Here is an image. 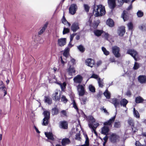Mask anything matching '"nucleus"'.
Segmentation results:
<instances>
[{
  "label": "nucleus",
  "instance_id": "nucleus-1",
  "mask_svg": "<svg viewBox=\"0 0 146 146\" xmlns=\"http://www.w3.org/2000/svg\"><path fill=\"white\" fill-rule=\"evenodd\" d=\"M88 119L89 127L90 129L92 132L94 133L96 135H97V133L96 131V129L99 125V123L98 122H96L95 119L92 116H89Z\"/></svg>",
  "mask_w": 146,
  "mask_h": 146
},
{
  "label": "nucleus",
  "instance_id": "nucleus-2",
  "mask_svg": "<svg viewBox=\"0 0 146 146\" xmlns=\"http://www.w3.org/2000/svg\"><path fill=\"white\" fill-rule=\"evenodd\" d=\"M93 13L96 17L102 16L104 15L106 13L104 7L102 5L94 6L93 8Z\"/></svg>",
  "mask_w": 146,
  "mask_h": 146
},
{
  "label": "nucleus",
  "instance_id": "nucleus-3",
  "mask_svg": "<svg viewBox=\"0 0 146 146\" xmlns=\"http://www.w3.org/2000/svg\"><path fill=\"white\" fill-rule=\"evenodd\" d=\"M44 116V118L43 119L42 125L44 126H47L48 125L50 118V112L48 111H44L43 113Z\"/></svg>",
  "mask_w": 146,
  "mask_h": 146
},
{
  "label": "nucleus",
  "instance_id": "nucleus-4",
  "mask_svg": "<svg viewBox=\"0 0 146 146\" xmlns=\"http://www.w3.org/2000/svg\"><path fill=\"white\" fill-rule=\"evenodd\" d=\"M77 9L78 7L76 4L75 3L72 4L69 8V13L72 15H74L75 14Z\"/></svg>",
  "mask_w": 146,
  "mask_h": 146
},
{
  "label": "nucleus",
  "instance_id": "nucleus-5",
  "mask_svg": "<svg viewBox=\"0 0 146 146\" xmlns=\"http://www.w3.org/2000/svg\"><path fill=\"white\" fill-rule=\"evenodd\" d=\"M127 54L131 56L135 61H137V58L138 56V53L136 51L133 49H130L127 50Z\"/></svg>",
  "mask_w": 146,
  "mask_h": 146
},
{
  "label": "nucleus",
  "instance_id": "nucleus-6",
  "mask_svg": "<svg viewBox=\"0 0 146 146\" xmlns=\"http://www.w3.org/2000/svg\"><path fill=\"white\" fill-rule=\"evenodd\" d=\"M119 136L115 133H112L110 135L109 139L112 143H115L119 141Z\"/></svg>",
  "mask_w": 146,
  "mask_h": 146
},
{
  "label": "nucleus",
  "instance_id": "nucleus-7",
  "mask_svg": "<svg viewBox=\"0 0 146 146\" xmlns=\"http://www.w3.org/2000/svg\"><path fill=\"white\" fill-rule=\"evenodd\" d=\"M85 63L86 65L91 68L93 67L95 64L94 60L91 58L87 59L85 60Z\"/></svg>",
  "mask_w": 146,
  "mask_h": 146
},
{
  "label": "nucleus",
  "instance_id": "nucleus-8",
  "mask_svg": "<svg viewBox=\"0 0 146 146\" xmlns=\"http://www.w3.org/2000/svg\"><path fill=\"white\" fill-rule=\"evenodd\" d=\"M119 48L116 46H114L112 48V52L116 57H119L120 56L119 53Z\"/></svg>",
  "mask_w": 146,
  "mask_h": 146
},
{
  "label": "nucleus",
  "instance_id": "nucleus-9",
  "mask_svg": "<svg viewBox=\"0 0 146 146\" xmlns=\"http://www.w3.org/2000/svg\"><path fill=\"white\" fill-rule=\"evenodd\" d=\"M77 89L79 95L80 96H83L85 93L84 86L82 85L79 84L77 86Z\"/></svg>",
  "mask_w": 146,
  "mask_h": 146
},
{
  "label": "nucleus",
  "instance_id": "nucleus-10",
  "mask_svg": "<svg viewBox=\"0 0 146 146\" xmlns=\"http://www.w3.org/2000/svg\"><path fill=\"white\" fill-rule=\"evenodd\" d=\"M115 117L116 115L111 117L109 120L104 122V125L107 126V125H108L110 127H111L112 126V123L115 121Z\"/></svg>",
  "mask_w": 146,
  "mask_h": 146
},
{
  "label": "nucleus",
  "instance_id": "nucleus-11",
  "mask_svg": "<svg viewBox=\"0 0 146 146\" xmlns=\"http://www.w3.org/2000/svg\"><path fill=\"white\" fill-rule=\"evenodd\" d=\"M109 101L113 104L116 109L117 107H119V100L116 98H113L110 100Z\"/></svg>",
  "mask_w": 146,
  "mask_h": 146
},
{
  "label": "nucleus",
  "instance_id": "nucleus-12",
  "mask_svg": "<svg viewBox=\"0 0 146 146\" xmlns=\"http://www.w3.org/2000/svg\"><path fill=\"white\" fill-rule=\"evenodd\" d=\"M79 29V24L77 22L74 23L71 27V30L74 32H76Z\"/></svg>",
  "mask_w": 146,
  "mask_h": 146
},
{
  "label": "nucleus",
  "instance_id": "nucleus-13",
  "mask_svg": "<svg viewBox=\"0 0 146 146\" xmlns=\"http://www.w3.org/2000/svg\"><path fill=\"white\" fill-rule=\"evenodd\" d=\"M83 78L80 75H78L75 77L73 79L74 82L77 83H81L82 81Z\"/></svg>",
  "mask_w": 146,
  "mask_h": 146
},
{
  "label": "nucleus",
  "instance_id": "nucleus-14",
  "mask_svg": "<svg viewBox=\"0 0 146 146\" xmlns=\"http://www.w3.org/2000/svg\"><path fill=\"white\" fill-rule=\"evenodd\" d=\"M125 32V27L124 26H122L119 28L117 32L119 35L122 36L124 35Z\"/></svg>",
  "mask_w": 146,
  "mask_h": 146
},
{
  "label": "nucleus",
  "instance_id": "nucleus-15",
  "mask_svg": "<svg viewBox=\"0 0 146 146\" xmlns=\"http://www.w3.org/2000/svg\"><path fill=\"white\" fill-rule=\"evenodd\" d=\"M109 130V127L105 125L102 128L101 133L102 134L107 135L108 134Z\"/></svg>",
  "mask_w": 146,
  "mask_h": 146
},
{
  "label": "nucleus",
  "instance_id": "nucleus-16",
  "mask_svg": "<svg viewBox=\"0 0 146 146\" xmlns=\"http://www.w3.org/2000/svg\"><path fill=\"white\" fill-rule=\"evenodd\" d=\"M66 38H61L58 40V45L60 46H63L66 44Z\"/></svg>",
  "mask_w": 146,
  "mask_h": 146
},
{
  "label": "nucleus",
  "instance_id": "nucleus-17",
  "mask_svg": "<svg viewBox=\"0 0 146 146\" xmlns=\"http://www.w3.org/2000/svg\"><path fill=\"white\" fill-rule=\"evenodd\" d=\"M108 3L110 8L111 9H113L115 6V0H108Z\"/></svg>",
  "mask_w": 146,
  "mask_h": 146
},
{
  "label": "nucleus",
  "instance_id": "nucleus-18",
  "mask_svg": "<svg viewBox=\"0 0 146 146\" xmlns=\"http://www.w3.org/2000/svg\"><path fill=\"white\" fill-rule=\"evenodd\" d=\"M44 102L48 105H51L52 103V100L49 96H45L44 100Z\"/></svg>",
  "mask_w": 146,
  "mask_h": 146
},
{
  "label": "nucleus",
  "instance_id": "nucleus-19",
  "mask_svg": "<svg viewBox=\"0 0 146 146\" xmlns=\"http://www.w3.org/2000/svg\"><path fill=\"white\" fill-rule=\"evenodd\" d=\"M60 94L58 95V92H55L54 93L52 94V98L53 100L55 101H59L60 99Z\"/></svg>",
  "mask_w": 146,
  "mask_h": 146
},
{
  "label": "nucleus",
  "instance_id": "nucleus-20",
  "mask_svg": "<svg viewBox=\"0 0 146 146\" xmlns=\"http://www.w3.org/2000/svg\"><path fill=\"white\" fill-rule=\"evenodd\" d=\"M69 50L70 48L68 46H67L65 48L64 52L63 53V55L66 58L65 59L66 60V59L69 56Z\"/></svg>",
  "mask_w": 146,
  "mask_h": 146
},
{
  "label": "nucleus",
  "instance_id": "nucleus-21",
  "mask_svg": "<svg viewBox=\"0 0 146 146\" xmlns=\"http://www.w3.org/2000/svg\"><path fill=\"white\" fill-rule=\"evenodd\" d=\"M138 80L141 83H145L146 82V77L144 75H140L138 77Z\"/></svg>",
  "mask_w": 146,
  "mask_h": 146
},
{
  "label": "nucleus",
  "instance_id": "nucleus-22",
  "mask_svg": "<svg viewBox=\"0 0 146 146\" xmlns=\"http://www.w3.org/2000/svg\"><path fill=\"white\" fill-rule=\"evenodd\" d=\"M68 125L67 122L65 121L60 122V127L63 129H67L68 128Z\"/></svg>",
  "mask_w": 146,
  "mask_h": 146
},
{
  "label": "nucleus",
  "instance_id": "nucleus-23",
  "mask_svg": "<svg viewBox=\"0 0 146 146\" xmlns=\"http://www.w3.org/2000/svg\"><path fill=\"white\" fill-rule=\"evenodd\" d=\"M68 72L69 75L72 76L76 72L75 68L73 67L70 66L68 69Z\"/></svg>",
  "mask_w": 146,
  "mask_h": 146
},
{
  "label": "nucleus",
  "instance_id": "nucleus-24",
  "mask_svg": "<svg viewBox=\"0 0 146 146\" xmlns=\"http://www.w3.org/2000/svg\"><path fill=\"white\" fill-rule=\"evenodd\" d=\"M126 11H124L122 14L121 17L124 21H127L129 19V16Z\"/></svg>",
  "mask_w": 146,
  "mask_h": 146
},
{
  "label": "nucleus",
  "instance_id": "nucleus-25",
  "mask_svg": "<svg viewBox=\"0 0 146 146\" xmlns=\"http://www.w3.org/2000/svg\"><path fill=\"white\" fill-rule=\"evenodd\" d=\"M128 101L125 99L123 98L120 101V104L121 106L126 107V105L128 103Z\"/></svg>",
  "mask_w": 146,
  "mask_h": 146
},
{
  "label": "nucleus",
  "instance_id": "nucleus-26",
  "mask_svg": "<svg viewBox=\"0 0 146 146\" xmlns=\"http://www.w3.org/2000/svg\"><path fill=\"white\" fill-rule=\"evenodd\" d=\"M70 142V140L68 138L63 139L61 141L62 145L63 146H65L68 144Z\"/></svg>",
  "mask_w": 146,
  "mask_h": 146
},
{
  "label": "nucleus",
  "instance_id": "nucleus-27",
  "mask_svg": "<svg viewBox=\"0 0 146 146\" xmlns=\"http://www.w3.org/2000/svg\"><path fill=\"white\" fill-rule=\"evenodd\" d=\"M45 134L46 136L49 139L53 140L54 139V138L53 137V135L51 132H45Z\"/></svg>",
  "mask_w": 146,
  "mask_h": 146
},
{
  "label": "nucleus",
  "instance_id": "nucleus-28",
  "mask_svg": "<svg viewBox=\"0 0 146 146\" xmlns=\"http://www.w3.org/2000/svg\"><path fill=\"white\" fill-rule=\"evenodd\" d=\"M103 32V31L102 30H96L94 31V35L97 36H100Z\"/></svg>",
  "mask_w": 146,
  "mask_h": 146
},
{
  "label": "nucleus",
  "instance_id": "nucleus-29",
  "mask_svg": "<svg viewBox=\"0 0 146 146\" xmlns=\"http://www.w3.org/2000/svg\"><path fill=\"white\" fill-rule=\"evenodd\" d=\"M48 26V23H46L43 26L42 29L40 31L38 32V35H41L45 31L46 29Z\"/></svg>",
  "mask_w": 146,
  "mask_h": 146
},
{
  "label": "nucleus",
  "instance_id": "nucleus-30",
  "mask_svg": "<svg viewBox=\"0 0 146 146\" xmlns=\"http://www.w3.org/2000/svg\"><path fill=\"white\" fill-rule=\"evenodd\" d=\"M144 100L141 96H139L135 98V102L137 104L142 103Z\"/></svg>",
  "mask_w": 146,
  "mask_h": 146
},
{
  "label": "nucleus",
  "instance_id": "nucleus-31",
  "mask_svg": "<svg viewBox=\"0 0 146 146\" xmlns=\"http://www.w3.org/2000/svg\"><path fill=\"white\" fill-rule=\"evenodd\" d=\"M104 94L107 99H109L110 98L111 94L110 93L107 89L104 93Z\"/></svg>",
  "mask_w": 146,
  "mask_h": 146
},
{
  "label": "nucleus",
  "instance_id": "nucleus-32",
  "mask_svg": "<svg viewBox=\"0 0 146 146\" xmlns=\"http://www.w3.org/2000/svg\"><path fill=\"white\" fill-rule=\"evenodd\" d=\"M58 84L60 86L62 91H64L66 88V84L65 82L63 83H58Z\"/></svg>",
  "mask_w": 146,
  "mask_h": 146
},
{
  "label": "nucleus",
  "instance_id": "nucleus-33",
  "mask_svg": "<svg viewBox=\"0 0 146 146\" xmlns=\"http://www.w3.org/2000/svg\"><path fill=\"white\" fill-rule=\"evenodd\" d=\"M106 23L109 26L112 27L114 25L113 20L111 19H109L107 21Z\"/></svg>",
  "mask_w": 146,
  "mask_h": 146
},
{
  "label": "nucleus",
  "instance_id": "nucleus-34",
  "mask_svg": "<svg viewBox=\"0 0 146 146\" xmlns=\"http://www.w3.org/2000/svg\"><path fill=\"white\" fill-rule=\"evenodd\" d=\"M52 112L53 115H57L58 113V110L56 107H54L52 108Z\"/></svg>",
  "mask_w": 146,
  "mask_h": 146
},
{
  "label": "nucleus",
  "instance_id": "nucleus-35",
  "mask_svg": "<svg viewBox=\"0 0 146 146\" xmlns=\"http://www.w3.org/2000/svg\"><path fill=\"white\" fill-rule=\"evenodd\" d=\"M121 126V122L119 121H115L114 124V127L115 128H120Z\"/></svg>",
  "mask_w": 146,
  "mask_h": 146
},
{
  "label": "nucleus",
  "instance_id": "nucleus-36",
  "mask_svg": "<svg viewBox=\"0 0 146 146\" xmlns=\"http://www.w3.org/2000/svg\"><path fill=\"white\" fill-rule=\"evenodd\" d=\"M85 137L86 138L85 144L80 146H88L89 145V139L87 135H85Z\"/></svg>",
  "mask_w": 146,
  "mask_h": 146
},
{
  "label": "nucleus",
  "instance_id": "nucleus-37",
  "mask_svg": "<svg viewBox=\"0 0 146 146\" xmlns=\"http://www.w3.org/2000/svg\"><path fill=\"white\" fill-rule=\"evenodd\" d=\"M133 113L134 116L136 118H139L140 117V115L137 111L136 110L135 108H133Z\"/></svg>",
  "mask_w": 146,
  "mask_h": 146
},
{
  "label": "nucleus",
  "instance_id": "nucleus-38",
  "mask_svg": "<svg viewBox=\"0 0 146 146\" xmlns=\"http://www.w3.org/2000/svg\"><path fill=\"white\" fill-rule=\"evenodd\" d=\"M77 48L79 51L82 53L85 50V48L81 44L77 46Z\"/></svg>",
  "mask_w": 146,
  "mask_h": 146
},
{
  "label": "nucleus",
  "instance_id": "nucleus-39",
  "mask_svg": "<svg viewBox=\"0 0 146 146\" xmlns=\"http://www.w3.org/2000/svg\"><path fill=\"white\" fill-rule=\"evenodd\" d=\"M128 124L131 126V127H134V122L133 120L131 118H129L127 121Z\"/></svg>",
  "mask_w": 146,
  "mask_h": 146
},
{
  "label": "nucleus",
  "instance_id": "nucleus-40",
  "mask_svg": "<svg viewBox=\"0 0 146 146\" xmlns=\"http://www.w3.org/2000/svg\"><path fill=\"white\" fill-rule=\"evenodd\" d=\"M61 100L62 102L64 103H66L68 101L67 99L64 95L62 96V97H61Z\"/></svg>",
  "mask_w": 146,
  "mask_h": 146
},
{
  "label": "nucleus",
  "instance_id": "nucleus-41",
  "mask_svg": "<svg viewBox=\"0 0 146 146\" xmlns=\"http://www.w3.org/2000/svg\"><path fill=\"white\" fill-rule=\"evenodd\" d=\"M88 88L90 91L91 92L93 93L95 92V88L92 85H90L89 86Z\"/></svg>",
  "mask_w": 146,
  "mask_h": 146
},
{
  "label": "nucleus",
  "instance_id": "nucleus-42",
  "mask_svg": "<svg viewBox=\"0 0 146 146\" xmlns=\"http://www.w3.org/2000/svg\"><path fill=\"white\" fill-rule=\"evenodd\" d=\"M81 103L82 104L84 105L86 104L87 101V98H82L80 99Z\"/></svg>",
  "mask_w": 146,
  "mask_h": 146
},
{
  "label": "nucleus",
  "instance_id": "nucleus-43",
  "mask_svg": "<svg viewBox=\"0 0 146 146\" xmlns=\"http://www.w3.org/2000/svg\"><path fill=\"white\" fill-rule=\"evenodd\" d=\"M102 50L104 54L106 55H108L109 54V52L107 51L106 48L104 47H102Z\"/></svg>",
  "mask_w": 146,
  "mask_h": 146
},
{
  "label": "nucleus",
  "instance_id": "nucleus-44",
  "mask_svg": "<svg viewBox=\"0 0 146 146\" xmlns=\"http://www.w3.org/2000/svg\"><path fill=\"white\" fill-rule=\"evenodd\" d=\"M137 14L138 17H141L143 16V13L141 11L139 10L137 12Z\"/></svg>",
  "mask_w": 146,
  "mask_h": 146
},
{
  "label": "nucleus",
  "instance_id": "nucleus-45",
  "mask_svg": "<svg viewBox=\"0 0 146 146\" xmlns=\"http://www.w3.org/2000/svg\"><path fill=\"white\" fill-rule=\"evenodd\" d=\"M72 104L73 105V107L77 111H78V108L77 107L76 102L74 100H73V102Z\"/></svg>",
  "mask_w": 146,
  "mask_h": 146
},
{
  "label": "nucleus",
  "instance_id": "nucleus-46",
  "mask_svg": "<svg viewBox=\"0 0 146 146\" xmlns=\"http://www.w3.org/2000/svg\"><path fill=\"white\" fill-rule=\"evenodd\" d=\"M139 67V64L136 62H135L134 66L133 67V69L134 70H137Z\"/></svg>",
  "mask_w": 146,
  "mask_h": 146
},
{
  "label": "nucleus",
  "instance_id": "nucleus-47",
  "mask_svg": "<svg viewBox=\"0 0 146 146\" xmlns=\"http://www.w3.org/2000/svg\"><path fill=\"white\" fill-rule=\"evenodd\" d=\"M104 34L102 35V36L104 37L106 40H108V38L110 36V35L108 33L104 32Z\"/></svg>",
  "mask_w": 146,
  "mask_h": 146
},
{
  "label": "nucleus",
  "instance_id": "nucleus-48",
  "mask_svg": "<svg viewBox=\"0 0 146 146\" xmlns=\"http://www.w3.org/2000/svg\"><path fill=\"white\" fill-rule=\"evenodd\" d=\"M127 26L129 30H131L133 28V25L132 23L130 22L127 24Z\"/></svg>",
  "mask_w": 146,
  "mask_h": 146
},
{
  "label": "nucleus",
  "instance_id": "nucleus-49",
  "mask_svg": "<svg viewBox=\"0 0 146 146\" xmlns=\"http://www.w3.org/2000/svg\"><path fill=\"white\" fill-rule=\"evenodd\" d=\"M98 81L99 86L100 87H102L103 86V83L102 81L100 80V78L98 79Z\"/></svg>",
  "mask_w": 146,
  "mask_h": 146
},
{
  "label": "nucleus",
  "instance_id": "nucleus-50",
  "mask_svg": "<svg viewBox=\"0 0 146 146\" xmlns=\"http://www.w3.org/2000/svg\"><path fill=\"white\" fill-rule=\"evenodd\" d=\"M69 29L68 28L64 27L63 31V35L69 32Z\"/></svg>",
  "mask_w": 146,
  "mask_h": 146
},
{
  "label": "nucleus",
  "instance_id": "nucleus-51",
  "mask_svg": "<svg viewBox=\"0 0 146 146\" xmlns=\"http://www.w3.org/2000/svg\"><path fill=\"white\" fill-rule=\"evenodd\" d=\"M84 7L85 11L86 12H88L90 9V7L87 4H84Z\"/></svg>",
  "mask_w": 146,
  "mask_h": 146
},
{
  "label": "nucleus",
  "instance_id": "nucleus-52",
  "mask_svg": "<svg viewBox=\"0 0 146 146\" xmlns=\"http://www.w3.org/2000/svg\"><path fill=\"white\" fill-rule=\"evenodd\" d=\"M0 88L1 90H2V91L4 92V96H5V95L7 94V92L5 90V86H2Z\"/></svg>",
  "mask_w": 146,
  "mask_h": 146
},
{
  "label": "nucleus",
  "instance_id": "nucleus-53",
  "mask_svg": "<svg viewBox=\"0 0 146 146\" xmlns=\"http://www.w3.org/2000/svg\"><path fill=\"white\" fill-rule=\"evenodd\" d=\"M59 60H60L61 63L63 66H64L67 62L66 60L64 61L63 60V58L61 56L60 57V58H59Z\"/></svg>",
  "mask_w": 146,
  "mask_h": 146
},
{
  "label": "nucleus",
  "instance_id": "nucleus-54",
  "mask_svg": "<svg viewBox=\"0 0 146 146\" xmlns=\"http://www.w3.org/2000/svg\"><path fill=\"white\" fill-rule=\"evenodd\" d=\"M62 23L64 25H66L67 24V23H68V21H66V19L65 18L64 15L62 17Z\"/></svg>",
  "mask_w": 146,
  "mask_h": 146
},
{
  "label": "nucleus",
  "instance_id": "nucleus-55",
  "mask_svg": "<svg viewBox=\"0 0 146 146\" xmlns=\"http://www.w3.org/2000/svg\"><path fill=\"white\" fill-rule=\"evenodd\" d=\"M80 135L79 133H76V137H75V139L78 140H80Z\"/></svg>",
  "mask_w": 146,
  "mask_h": 146
},
{
  "label": "nucleus",
  "instance_id": "nucleus-56",
  "mask_svg": "<svg viewBox=\"0 0 146 146\" xmlns=\"http://www.w3.org/2000/svg\"><path fill=\"white\" fill-rule=\"evenodd\" d=\"M123 1L121 0H118L117 5L119 6H122L123 3Z\"/></svg>",
  "mask_w": 146,
  "mask_h": 146
},
{
  "label": "nucleus",
  "instance_id": "nucleus-57",
  "mask_svg": "<svg viewBox=\"0 0 146 146\" xmlns=\"http://www.w3.org/2000/svg\"><path fill=\"white\" fill-rule=\"evenodd\" d=\"M145 26H146V24L143 25H142L139 26V28L140 29L143 31H145L146 30V29H144V28H143V27H144Z\"/></svg>",
  "mask_w": 146,
  "mask_h": 146
},
{
  "label": "nucleus",
  "instance_id": "nucleus-58",
  "mask_svg": "<svg viewBox=\"0 0 146 146\" xmlns=\"http://www.w3.org/2000/svg\"><path fill=\"white\" fill-rule=\"evenodd\" d=\"M61 114H62V115H63L64 116H67L66 112V111L65 110H62L61 111Z\"/></svg>",
  "mask_w": 146,
  "mask_h": 146
},
{
  "label": "nucleus",
  "instance_id": "nucleus-59",
  "mask_svg": "<svg viewBox=\"0 0 146 146\" xmlns=\"http://www.w3.org/2000/svg\"><path fill=\"white\" fill-rule=\"evenodd\" d=\"M98 78V76L95 74H93L92 76L90 77L91 78H94L95 79H97Z\"/></svg>",
  "mask_w": 146,
  "mask_h": 146
},
{
  "label": "nucleus",
  "instance_id": "nucleus-60",
  "mask_svg": "<svg viewBox=\"0 0 146 146\" xmlns=\"http://www.w3.org/2000/svg\"><path fill=\"white\" fill-rule=\"evenodd\" d=\"M126 95L129 97H130L131 95V93L129 90H128L127 91L126 93Z\"/></svg>",
  "mask_w": 146,
  "mask_h": 146
},
{
  "label": "nucleus",
  "instance_id": "nucleus-61",
  "mask_svg": "<svg viewBox=\"0 0 146 146\" xmlns=\"http://www.w3.org/2000/svg\"><path fill=\"white\" fill-rule=\"evenodd\" d=\"M102 110H103L104 113H105L106 115H108L109 113L108 112L107 110L105 108H104V107L102 109Z\"/></svg>",
  "mask_w": 146,
  "mask_h": 146
},
{
  "label": "nucleus",
  "instance_id": "nucleus-62",
  "mask_svg": "<svg viewBox=\"0 0 146 146\" xmlns=\"http://www.w3.org/2000/svg\"><path fill=\"white\" fill-rule=\"evenodd\" d=\"M136 146H141L142 145L138 141H136L135 143Z\"/></svg>",
  "mask_w": 146,
  "mask_h": 146
},
{
  "label": "nucleus",
  "instance_id": "nucleus-63",
  "mask_svg": "<svg viewBox=\"0 0 146 146\" xmlns=\"http://www.w3.org/2000/svg\"><path fill=\"white\" fill-rule=\"evenodd\" d=\"M108 138V137L106 135L105 137L103 138V139L104 141V142H107Z\"/></svg>",
  "mask_w": 146,
  "mask_h": 146
},
{
  "label": "nucleus",
  "instance_id": "nucleus-64",
  "mask_svg": "<svg viewBox=\"0 0 146 146\" xmlns=\"http://www.w3.org/2000/svg\"><path fill=\"white\" fill-rule=\"evenodd\" d=\"M70 58H71V62L73 63V64H75V60L74 58H72L71 56L70 57Z\"/></svg>",
  "mask_w": 146,
  "mask_h": 146
}]
</instances>
